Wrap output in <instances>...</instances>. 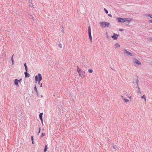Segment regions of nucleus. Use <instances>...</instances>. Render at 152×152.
I'll return each mask as SVG.
<instances>
[{"instance_id":"nucleus-1","label":"nucleus","mask_w":152,"mask_h":152,"mask_svg":"<svg viewBox=\"0 0 152 152\" xmlns=\"http://www.w3.org/2000/svg\"><path fill=\"white\" fill-rule=\"evenodd\" d=\"M118 21L119 22H130L131 19L128 18H117Z\"/></svg>"},{"instance_id":"nucleus-2","label":"nucleus","mask_w":152,"mask_h":152,"mask_svg":"<svg viewBox=\"0 0 152 152\" xmlns=\"http://www.w3.org/2000/svg\"><path fill=\"white\" fill-rule=\"evenodd\" d=\"M99 24L101 27L102 28H104L106 27H108L110 25L109 23L105 21H100L99 22Z\"/></svg>"},{"instance_id":"nucleus-3","label":"nucleus","mask_w":152,"mask_h":152,"mask_svg":"<svg viewBox=\"0 0 152 152\" xmlns=\"http://www.w3.org/2000/svg\"><path fill=\"white\" fill-rule=\"evenodd\" d=\"M77 70L80 77H84L85 72L83 71L79 68L78 66H77Z\"/></svg>"},{"instance_id":"nucleus-4","label":"nucleus","mask_w":152,"mask_h":152,"mask_svg":"<svg viewBox=\"0 0 152 152\" xmlns=\"http://www.w3.org/2000/svg\"><path fill=\"white\" fill-rule=\"evenodd\" d=\"M35 83H37L38 81V83L39 84L40 81L42 80V77L41 74L40 73L38 74V75L35 76Z\"/></svg>"},{"instance_id":"nucleus-5","label":"nucleus","mask_w":152,"mask_h":152,"mask_svg":"<svg viewBox=\"0 0 152 152\" xmlns=\"http://www.w3.org/2000/svg\"><path fill=\"white\" fill-rule=\"evenodd\" d=\"M124 54H126L127 56L131 55L132 54L129 52L126 49H124Z\"/></svg>"},{"instance_id":"nucleus-6","label":"nucleus","mask_w":152,"mask_h":152,"mask_svg":"<svg viewBox=\"0 0 152 152\" xmlns=\"http://www.w3.org/2000/svg\"><path fill=\"white\" fill-rule=\"evenodd\" d=\"M119 35L114 33H113V35L112 36V38L114 40H116Z\"/></svg>"},{"instance_id":"nucleus-7","label":"nucleus","mask_w":152,"mask_h":152,"mask_svg":"<svg viewBox=\"0 0 152 152\" xmlns=\"http://www.w3.org/2000/svg\"><path fill=\"white\" fill-rule=\"evenodd\" d=\"M134 64H136L137 65H140L141 64V63L137 59H134Z\"/></svg>"},{"instance_id":"nucleus-8","label":"nucleus","mask_w":152,"mask_h":152,"mask_svg":"<svg viewBox=\"0 0 152 152\" xmlns=\"http://www.w3.org/2000/svg\"><path fill=\"white\" fill-rule=\"evenodd\" d=\"M24 74L25 75V77L27 78L29 77L30 75L29 73H28L27 71H26L24 73Z\"/></svg>"},{"instance_id":"nucleus-9","label":"nucleus","mask_w":152,"mask_h":152,"mask_svg":"<svg viewBox=\"0 0 152 152\" xmlns=\"http://www.w3.org/2000/svg\"><path fill=\"white\" fill-rule=\"evenodd\" d=\"M42 115L43 113H40L39 115V117L42 124L43 123Z\"/></svg>"},{"instance_id":"nucleus-10","label":"nucleus","mask_w":152,"mask_h":152,"mask_svg":"<svg viewBox=\"0 0 152 152\" xmlns=\"http://www.w3.org/2000/svg\"><path fill=\"white\" fill-rule=\"evenodd\" d=\"M88 36L91 35V28L90 26H89L88 27Z\"/></svg>"},{"instance_id":"nucleus-11","label":"nucleus","mask_w":152,"mask_h":152,"mask_svg":"<svg viewBox=\"0 0 152 152\" xmlns=\"http://www.w3.org/2000/svg\"><path fill=\"white\" fill-rule=\"evenodd\" d=\"M18 80L17 79H15L14 81V83L16 86H19V85H18Z\"/></svg>"},{"instance_id":"nucleus-12","label":"nucleus","mask_w":152,"mask_h":152,"mask_svg":"<svg viewBox=\"0 0 152 152\" xmlns=\"http://www.w3.org/2000/svg\"><path fill=\"white\" fill-rule=\"evenodd\" d=\"M26 63H24V67H25V70H26V71H28V68H27V67L26 66Z\"/></svg>"},{"instance_id":"nucleus-13","label":"nucleus","mask_w":152,"mask_h":152,"mask_svg":"<svg viewBox=\"0 0 152 152\" xmlns=\"http://www.w3.org/2000/svg\"><path fill=\"white\" fill-rule=\"evenodd\" d=\"M141 98L142 99H144V101L145 102L146 101V99L145 97V95H143L141 97Z\"/></svg>"},{"instance_id":"nucleus-14","label":"nucleus","mask_w":152,"mask_h":152,"mask_svg":"<svg viewBox=\"0 0 152 152\" xmlns=\"http://www.w3.org/2000/svg\"><path fill=\"white\" fill-rule=\"evenodd\" d=\"M14 55V54H13L12 55V57H11V60H12V65H13V64H14V61L13 59V57Z\"/></svg>"},{"instance_id":"nucleus-15","label":"nucleus","mask_w":152,"mask_h":152,"mask_svg":"<svg viewBox=\"0 0 152 152\" xmlns=\"http://www.w3.org/2000/svg\"><path fill=\"white\" fill-rule=\"evenodd\" d=\"M47 145H45V148L44 149V152H46L47 151Z\"/></svg>"},{"instance_id":"nucleus-16","label":"nucleus","mask_w":152,"mask_h":152,"mask_svg":"<svg viewBox=\"0 0 152 152\" xmlns=\"http://www.w3.org/2000/svg\"><path fill=\"white\" fill-rule=\"evenodd\" d=\"M115 46L116 48L119 47L120 46L119 44L118 43H116L115 44Z\"/></svg>"},{"instance_id":"nucleus-17","label":"nucleus","mask_w":152,"mask_h":152,"mask_svg":"<svg viewBox=\"0 0 152 152\" xmlns=\"http://www.w3.org/2000/svg\"><path fill=\"white\" fill-rule=\"evenodd\" d=\"M34 90L36 91V93H37V88L36 86L35 85L34 87Z\"/></svg>"},{"instance_id":"nucleus-18","label":"nucleus","mask_w":152,"mask_h":152,"mask_svg":"<svg viewBox=\"0 0 152 152\" xmlns=\"http://www.w3.org/2000/svg\"><path fill=\"white\" fill-rule=\"evenodd\" d=\"M137 88H138V91H137V93L138 94L139 93H141V92L140 91V88L139 87V86H137Z\"/></svg>"},{"instance_id":"nucleus-19","label":"nucleus","mask_w":152,"mask_h":152,"mask_svg":"<svg viewBox=\"0 0 152 152\" xmlns=\"http://www.w3.org/2000/svg\"><path fill=\"white\" fill-rule=\"evenodd\" d=\"M89 37L91 42H92V38L91 35H89Z\"/></svg>"},{"instance_id":"nucleus-20","label":"nucleus","mask_w":152,"mask_h":152,"mask_svg":"<svg viewBox=\"0 0 152 152\" xmlns=\"http://www.w3.org/2000/svg\"><path fill=\"white\" fill-rule=\"evenodd\" d=\"M123 100L125 102H126V103H127L129 101V100L126 99H123Z\"/></svg>"},{"instance_id":"nucleus-21","label":"nucleus","mask_w":152,"mask_h":152,"mask_svg":"<svg viewBox=\"0 0 152 152\" xmlns=\"http://www.w3.org/2000/svg\"><path fill=\"white\" fill-rule=\"evenodd\" d=\"M58 46L61 48H62V45L61 43H59L58 45Z\"/></svg>"},{"instance_id":"nucleus-22","label":"nucleus","mask_w":152,"mask_h":152,"mask_svg":"<svg viewBox=\"0 0 152 152\" xmlns=\"http://www.w3.org/2000/svg\"><path fill=\"white\" fill-rule=\"evenodd\" d=\"M104 10L106 14H107L108 13V11L106 10L105 8H104Z\"/></svg>"},{"instance_id":"nucleus-23","label":"nucleus","mask_w":152,"mask_h":152,"mask_svg":"<svg viewBox=\"0 0 152 152\" xmlns=\"http://www.w3.org/2000/svg\"><path fill=\"white\" fill-rule=\"evenodd\" d=\"M89 72L91 73L93 72V70L91 69H89L88 70Z\"/></svg>"},{"instance_id":"nucleus-24","label":"nucleus","mask_w":152,"mask_h":152,"mask_svg":"<svg viewBox=\"0 0 152 152\" xmlns=\"http://www.w3.org/2000/svg\"><path fill=\"white\" fill-rule=\"evenodd\" d=\"M40 131H41V128H40V127H39V131L38 132V134H39L40 133Z\"/></svg>"},{"instance_id":"nucleus-25","label":"nucleus","mask_w":152,"mask_h":152,"mask_svg":"<svg viewBox=\"0 0 152 152\" xmlns=\"http://www.w3.org/2000/svg\"><path fill=\"white\" fill-rule=\"evenodd\" d=\"M136 83L137 85V86H138V83L139 82V81L138 80V79L136 80Z\"/></svg>"},{"instance_id":"nucleus-26","label":"nucleus","mask_w":152,"mask_h":152,"mask_svg":"<svg viewBox=\"0 0 152 152\" xmlns=\"http://www.w3.org/2000/svg\"><path fill=\"white\" fill-rule=\"evenodd\" d=\"M45 135V133H42V135L41 136V137H42L44 136Z\"/></svg>"},{"instance_id":"nucleus-27","label":"nucleus","mask_w":152,"mask_h":152,"mask_svg":"<svg viewBox=\"0 0 152 152\" xmlns=\"http://www.w3.org/2000/svg\"><path fill=\"white\" fill-rule=\"evenodd\" d=\"M148 16L152 18V15L149 14L148 15Z\"/></svg>"},{"instance_id":"nucleus-28","label":"nucleus","mask_w":152,"mask_h":152,"mask_svg":"<svg viewBox=\"0 0 152 152\" xmlns=\"http://www.w3.org/2000/svg\"><path fill=\"white\" fill-rule=\"evenodd\" d=\"M31 141H34V138L33 136H31Z\"/></svg>"},{"instance_id":"nucleus-29","label":"nucleus","mask_w":152,"mask_h":152,"mask_svg":"<svg viewBox=\"0 0 152 152\" xmlns=\"http://www.w3.org/2000/svg\"><path fill=\"white\" fill-rule=\"evenodd\" d=\"M106 34L107 35L106 37L107 38L109 39V37L107 35V32H106Z\"/></svg>"},{"instance_id":"nucleus-30","label":"nucleus","mask_w":152,"mask_h":152,"mask_svg":"<svg viewBox=\"0 0 152 152\" xmlns=\"http://www.w3.org/2000/svg\"><path fill=\"white\" fill-rule=\"evenodd\" d=\"M112 147H113V148L114 149H115V148H116V147L115 146V145H113V146H112Z\"/></svg>"},{"instance_id":"nucleus-31","label":"nucleus","mask_w":152,"mask_h":152,"mask_svg":"<svg viewBox=\"0 0 152 152\" xmlns=\"http://www.w3.org/2000/svg\"><path fill=\"white\" fill-rule=\"evenodd\" d=\"M21 80H22V79L21 78L20 80H18V82H19V83H20V81H21Z\"/></svg>"},{"instance_id":"nucleus-32","label":"nucleus","mask_w":152,"mask_h":152,"mask_svg":"<svg viewBox=\"0 0 152 152\" xmlns=\"http://www.w3.org/2000/svg\"><path fill=\"white\" fill-rule=\"evenodd\" d=\"M121 97L123 99V100L124 99V96H121Z\"/></svg>"},{"instance_id":"nucleus-33","label":"nucleus","mask_w":152,"mask_h":152,"mask_svg":"<svg viewBox=\"0 0 152 152\" xmlns=\"http://www.w3.org/2000/svg\"><path fill=\"white\" fill-rule=\"evenodd\" d=\"M119 30L120 31H123L124 30L123 29H120Z\"/></svg>"},{"instance_id":"nucleus-34","label":"nucleus","mask_w":152,"mask_h":152,"mask_svg":"<svg viewBox=\"0 0 152 152\" xmlns=\"http://www.w3.org/2000/svg\"><path fill=\"white\" fill-rule=\"evenodd\" d=\"M108 15L110 17H112V16L111 14H108Z\"/></svg>"},{"instance_id":"nucleus-35","label":"nucleus","mask_w":152,"mask_h":152,"mask_svg":"<svg viewBox=\"0 0 152 152\" xmlns=\"http://www.w3.org/2000/svg\"><path fill=\"white\" fill-rule=\"evenodd\" d=\"M149 22H150L151 23H152V20H150Z\"/></svg>"},{"instance_id":"nucleus-36","label":"nucleus","mask_w":152,"mask_h":152,"mask_svg":"<svg viewBox=\"0 0 152 152\" xmlns=\"http://www.w3.org/2000/svg\"><path fill=\"white\" fill-rule=\"evenodd\" d=\"M40 86L41 87H42V83H41V85H40Z\"/></svg>"},{"instance_id":"nucleus-37","label":"nucleus","mask_w":152,"mask_h":152,"mask_svg":"<svg viewBox=\"0 0 152 152\" xmlns=\"http://www.w3.org/2000/svg\"><path fill=\"white\" fill-rule=\"evenodd\" d=\"M37 96H39L38 91H37Z\"/></svg>"},{"instance_id":"nucleus-38","label":"nucleus","mask_w":152,"mask_h":152,"mask_svg":"<svg viewBox=\"0 0 152 152\" xmlns=\"http://www.w3.org/2000/svg\"><path fill=\"white\" fill-rule=\"evenodd\" d=\"M32 143L33 144H34V141H32Z\"/></svg>"},{"instance_id":"nucleus-39","label":"nucleus","mask_w":152,"mask_h":152,"mask_svg":"<svg viewBox=\"0 0 152 152\" xmlns=\"http://www.w3.org/2000/svg\"><path fill=\"white\" fill-rule=\"evenodd\" d=\"M62 32H64V30H62Z\"/></svg>"},{"instance_id":"nucleus-40","label":"nucleus","mask_w":152,"mask_h":152,"mask_svg":"<svg viewBox=\"0 0 152 152\" xmlns=\"http://www.w3.org/2000/svg\"><path fill=\"white\" fill-rule=\"evenodd\" d=\"M151 64L152 65V62L151 63Z\"/></svg>"}]
</instances>
